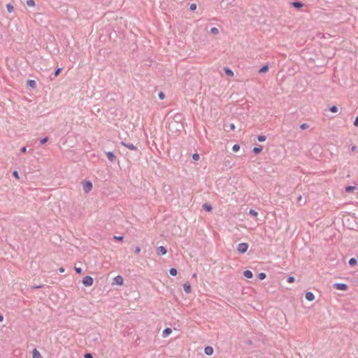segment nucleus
<instances>
[{"label":"nucleus","mask_w":358,"mask_h":358,"mask_svg":"<svg viewBox=\"0 0 358 358\" xmlns=\"http://www.w3.org/2000/svg\"><path fill=\"white\" fill-rule=\"evenodd\" d=\"M83 191L85 193L90 192L92 189V183L90 181H83L82 182Z\"/></svg>","instance_id":"f257e3e1"},{"label":"nucleus","mask_w":358,"mask_h":358,"mask_svg":"<svg viewBox=\"0 0 358 358\" xmlns=\"http://www.w3.org/2000/svg\"><path fill=\"white\" fill-rule=\"evenodd\" d=\"M82 282L85 287H90L93 285L94 280L91 276H85L83 278Z\"/></svg>","instance_id":"f03ea898"},{"label":"nucleus","mask_w":358,"mask_h":358,"mask_svg":"<svg viewBox=\"0 0 358 358\" xmlns=\"http://www.w3.org/2000/svg\"><path fill=\"white\" fill-rule=\"evenodd\" d=\"M248 249V244L246 243H239L237 246V250L240 253H245Z\"/></svg>","instance_id":"7ed1b4c3"},{"label":"nucleus","mask_w":358,"mask_h":358,"mask_svg":"<svg viewBox=\"0 0 358 358\" xmlns=\"http://www.w3.org/2000/svg\"><path fill=\"white\" fill-rule=\"evenodd\" d=\"M124 283V279L120 275H117L113 278V285H122Z\"/></svg>","instance_id":"20e7f679"},{"label":"nucleus","mask_w":358,"mask_h":358,"mask_svg":"<svg viewBox=\"0 0 358 358\" xmlns=\"http://www.w3.org/2000/svg\"><path fill=\"white\" fill-rule=\"evenodd\" d=\"M334 287L338 290H347L348 285L344 283H336L334 285Z\"/></svg>","instance_id":"39448f33"},{"label":"nucleus","mask_w":358,"mask_h":358,"mask_svg":"<svg viewBox=\"0 0 358 358\" xmlns=\"http://www.w3.org/2000/svg\"><path fill=\"white\" fill-rule=\"evenodd\" d=\"M182 287H183L184 291L186 293L189 294V293L192 292V287H191V285L189 282H185L183 284Z\"/></svg>","instance_id":"423d86ee"},{"label":"nucleus","mask_w":358,"mask_h":358,"mask_svg":"<svg viewBox=\"0 0 358 358\" xmlns=\"http://www.w3.org/2000/svg\"><path fill=\"white\" fill-rule=\"evenodd\" d=\"M32 357L33 358H43L40 353V352L37 349H34L32 351Z\"/></svg>","instance_id":"0eeeda50"},{"label":"nucleus","mask_w":358,"mask_h":358,"mask_svg":"<svg viewBox=\"0 0 358 358\" xmlns=\"http://www.w3.org/2000/svg\"><path fill=\"white\" fill-rule=\"evenodd\" d=\"M166 252H167V250H166V249L164 246H159L157 248V253H158V255H166Z\"/></svg>","instance_id":"6e6552de"},{"label":"nucleus","mask_w":358,"mask_h":358,"mask_svg":"<svg viewBox=\"0 0 358 358\" xmlns=\"http://www.w3.org/2000/svg\"><path fill=\"white\" fill-rule=\"evenodd\" d=\"M306 299L309 301H313L315 299V295L312 292H306Z\"/></svg>","instance_id":"1a4fd4ad"},{"label":"nucleus","mask_w":358,"mask_h":358,"mask_svg":"<svg viewBox=\"0 0 358 358\" xmlns=\"http://www.w3.org/2000/svg\"><path fill=\"white\" fill-rule=\"evenodd\" d=\"M213 348L210 346H207L204 349V352L207 355H211L213 353Z\"/></svg>","instance_id":"9d476101"},{"label":"nucleus","mask_w":358,"mask_h":358,"mask_svg":"<svg viewBox=\"0 0 358 358\" xmlns=\"http://www.w3.org/2000/svg\"><path fill=\"white\" fill-rule=\"evenodd\" d=\"M243 275L246 278H248V279H250L253 277V274H252V271L250 270H246V271H243Z\"/></svg>","instance_id":"9b49d317"},{"label":"nucleus","mask_w":358,"mask_h":358,"mask_svg":"<svg viewBox=\"0 0 358 358\" xmlns=\"http://www.w3.org/2000/svg\"><path fill=\"white\" fill-rule=\"evenodd\" d=\"M172 332V329L171 328H166L162 332L163 337L166 338L169 335H170Z\"/></svg>","instance_id":"f8f14e48"},{"label":"nucleus","mask_w":358,"mask_h":358,"mask_svg":"<svg viewBox=\"0 0 358 358\" xmlns=\"http://www.w3.org/2000/svg\"><path fill=\"white\" fill-rule=\"evenodd\" d=\"M121 143L123 146H124L125 148H127L129 150H135L136 149V146L134 145L133 144H127L124 142H122Z\"/></svg>","instance_id":"ddd939ff"},{"label":"nucleus","mask_w":358,"mask_h":358,"mask_svg":"<svg viewBox=\"0 0 358 358\" xmlns=\"http://www.w3.org/2000/svg\"><path fill=\"white\" fill-rule=\"evenodd\" d=\"M224 71L225 73L230 77H233L234 75V72L229 68H224Z\"/></svg>","instance_id":"4468645a"},{"label":"nucleus","mask_w":358,"mask_h":358,"mask_svg":"<svg viewBox=\"0 0 358 358\" xmlns=\"http://www.w3.org/2000/svg\"><path fill=\"white\" fill-rule=\"evenodd\" d=\"M268 71V65H264L259 70V73H266Z\"/></svg>","instance_id":"2eb2a0df"},{"label":"nucleus","mask_w":358,"mask_h":358,"mask_svg":"<svg viewBox=\"0 0 358 358\" xmlns=\"http://www.w3.org/2000/svg\"><path fill=\"white\" fill-rule=\"evenodd\" d=\"M107 157L110 161H113L115 159V155L112 152H108L106 153Z\"/></svg>","instance_id":"dca6fc26"},{"label":"nucleus","mask_w":358,"mask_h":358,"mask_svg":"<svg viewBox=\"0 0 358 358\" xmlns=\"http://www.w3.org/2000/svg\"><path fill=\"white\" fill-rule=\"evenodd\" d=\"M27 83H28L29 86L32 87V88H34L36 86V82L34 80H28Z\"/></svg>","instance_id":"f3484780"},{"label":"nucleus","mask_w":358,"mask_h":358,"mask_svg":"<svg viewBox=\"0 0 358 358\" xmlns=\"http://www.w3.org/2000/svg\"><path fill=\"white\" fill-rule=\"evenodd\" d=\"M292 6L297 8H301L303 6L302 3L299 1L293 2Z\"/></svg>","instance_id":"a211bd4d"},{"label":"nucleus","mask_w":358,"mask_h":358,"mask_svg":"<svg viewBox=\"0 0 358 358\" xmlns=\"http://www.w3.org/2000/svg\"><path fill=\"white\" fill-rule=\"evenodd\" d=\"M203 208L205 209L206 210L208 211V212H210L212 210V207L207 204V203H204L203 205Z\"/></svg>","instance_id":"6ab92c4d"},{"label":"nucleus","mask_w":358,"mask_h":358,"mask_svg":"<svg viewBox=\"0 0 358 358\" xmlns=\"http://www.w3.org/2000/svg\"><path fill=\"white\" fill-rule=\"evenodd\" d=\"M210 32H211V34H213V35H217V34H219V30H218V29H217V28H216V27H212V28L210 29Z\"/></svg>","instance_id":"aec40b11"},{"label":"nucleus","mask_w":358,"mask_h":358,"mask_svg":"<svg viewBox=\"0 0 358 358\" xmlns=\"http://www.w3.org/2000/svg\"><path fill=\"white\" fill-rule=\"evenodd\" d=\"M27 5L29 7L35 6V2L34 0H27Z\"/></svg>","instance_id":"412c9836"},{"label":"nucleus","mask_w":358,"mask_h":358,"mask_svg":"<svg viewBox=\"0 0 358 358\" xmlns=\"http://www.w3.org/2000/svg\"><path fill=\"white\" fill-rule=\"evenodd\" d=\"M169 273H170V274H171V275H173V276H176V275H177V273H178V271H177V270H176V268H171V269L169 270Z\"/></svg>","instance_id":"4be33fe9"},{"label":"nucleus","mask_w":358,"mask_h":358,"mask_svg":"<svg viewBox=\"0 0 358 358\" xmlns=\"http://www.w3.org/2000/svg\"><path fill=\"white\" fill-rule=\"evenodd\" d=\"M262 150V147H255L253 148V152L255 153V154H258L259 152H261Z\"/></svg>","instance_id":"5701e85b"},{"label":"nucleus","mask_w":358,"mask_h":358,"mask_svg":"<svg viewBox=\"0 0 358 358\" xmlns=\"http://www.w3.org/2000/svg\"><path fill=\"white\" fill-rule=\"evenodd\" d=\"M6 8L8 13H12L14 9L13 6L10 3L6 5Z\"/></svg>","instance_id":"b1692460"},{"label":"nucleus","mask_w":358,"mask_h":358,"mask_svg":"<svg viewBox=\"0 0 358 358\" xmlns=\"http://www.w3.org/2000/svg\"><path fill=\"white\" fill-rule=\"evenodd\" d=\"M329 110L331 113H334L338 112V108L336 106H333L330 107Z\"/></svg>","instance_id":"393cba45"},{"label":"nucleus","mask_w":358,"mask_h":358,"mask_svg":"<svg viewBox=\"0 0 358 358\" xmlns=\"http://www.w3.org/2000/svg\"><path fill=\"white\" fill-rule=\"evenodd\" d=\"M250 215L257 217L258 215V213L252 209H250L249 211Z\"/></svg>","instance_id":"a878e982"},{"label":"nucleus","mask_w":358,"mask_h":358,"mask_svg":"<svg viewBox=\"0 0 358 358\" xmlns=\"http://www.w3.org/2000/svg\"><path fill=\"white\" fill-rule=\"evenodd\" d=\"M239 149H240V146L238 144H235L232 147V150L234 152H237L239 150Z\"/></svg>","instance_id":"bb28decb"},{"label":"nucleus","mask_w":358,"mask_h":358,"mask_svg":"<svg viewBox=\"0 0 358 358\" xmlns=\"http://www.w3.org/2000/svg\"><path fill=\"white\" fill-rule=\"evenodd\" d=\"M192 159L194 160V161H198L199 159H200V156L199 154L197 153H194L192 155Z\"/></svg>","instance_id":"cd10ccee"},{"label":"nucleus","mask_w":358,"mask_h":358,"mask_svg":"<svg viewBox=\"0 0 358 358\" xmlns=\"http://www.w3.org/2000/svg\"><path fill=\"white\" fill-rule=\"evenodd\" d=\"M349 264L352 266H354L357 264V260L355 258H351L349 261Z\"/></svg>","instance_id":"c85d7f7f"},{"label":"nucleus","mask_w":358,"mask_h":358,"mask_svg":"<svg viewBox=\"0 0 358 358\" xmlns=\"http://www.w3.org/2000/svg\"><path fill=\"white\" fill-rule=\"evenodd\" d=\"M258 278L260 279V280H264L266 278V274L264 273H260L259 275H258Z\"/></svg>","instance_id":"c756f323"},{"label":"nucleus","mask_w":358,"mask_h":358,"mask_svg":"<svg viewBox=\"0 0 358 358\" xmlns=\"http://www.w3.org/2000/svg\"><path fill=\"white\" fill-rule=\"evenodd\" d=\"M257 139L259 141L263 142L266 141V137L264 136H259Z\"/></svg>","instance_id":"7c9ffc66"},{"label":"nucleus","mask_w":358,"mask_h":358,"mask_svg":"<svg viewBox=\"0 0 358 358\" xmlns=\"http://www.w3.org/2000/svg\"><path fill=\"white\" fill-rule=\"evenodd\" d=\"M294 280H295V279H294V278L293 276H289L287 278V282L289 283H293L294 282Z\"/></svg>","instance_id":"2f4dec72"},{"label":"nucleus","mask_w":358,"mask_h":358,"mask_svg":"<svg viewBox=\"0 0 358 358\" xmlns=\"http://www.w3.org/2000/svg\"><path fill=\"white\" fill-rule=\"evenodd\" d=\"M189 8L191 10H195L196 9V3H192L189 6Z\"/></svg>","instance_id":"473e14b6"},{"label":"nucleus","mask_w":358,"mask_h":358,"mask_svg":"<svg viewBox=\"0 0 358 358\" xmlns=\"http://www.w3.org/2000/svg\"><path fill=\"white\" fill-rule=\"evenodd\" d=\"M355 189V187L352 186H348L346 187L345 191L346 192H350Z\"/></svg>","instance_id":"72a5a7b5"},{"label":"nucleus","mask_w":358,"mask_h":358,"mask_svg":"<svg viewBox=\"0 0 358 358\" xmlns=\"http://www.w3.org/2000/svg\"><path fill=\"white\" fill-rule=\"evenodd\" d=\"M113 238H114L115 240H117V241H122V240H123V237H122V236H115L113 237Z\"/></svg>","instance_id":"f704fd0d"},{"label":"nucleus","mask_w":358,"mask_h":358,"mask_svg":"<svg viewBox=\"0 0 358 358\" xmlns=\"http://www.w3.org/2000/svg\"><path fill=\"white\" fill-rule=\"evenodd\" d=\"M60 72H61V69L60 68L57 69L55 72V76H57Z\"/></svg>","instance_id":"c9c22d12"},{"label":"nucleus","mask_w":358,"mask_h":358,"mask_svg":"<svg viewBox=\"0 0 358 358\" xmlns=\"http://www.w3.org/2000/svg\"><path fill=\"white\" fill-rule=\"evenodd\" d=\"M47 141H48V138H47V137H45V138H42V139L41 140V144H44V143H45Z\"/></svg>","instance_id":"e433bc0d"},{"label":"nucleus","mask_w":358,"mask_h":358,"mask_svg":"<svg viewBox=\"0 0 358 358\" xmlns=\"http://www.w3.org/2000/svg\"><path fill=\"white\" fill-rule=\"evenodd\" d=\"M75 271L78 273H80L82 272V268H80V267H75Z\"/></svg>","instance_id":"4c0bfd02"},{"label":"nucleus","mask_w":358,"mask_h":358,"mask_svg":"<svg viewBox=\"0 0 358 358\" xmlns=\"http://www.w3.org/2000/svg\"><path fill=\"white\" fill-rule=\"evenodd\" d=\"M84 357L85 358H93V356L90 353H86Z\"/></svg>","instance_id":"58836bf2"},{"label":"nucleus","mask_w":358,"mask_h":358,"mask_svg":"<svg viewBox=\"0 0 358 358\" xmlns=\"http://www.w3.org/2000/svg\"><path fill=\"white\" fill-rule=\"evenodd\" d=\"M164 97H165V96H164V94L163 92H160V93L159 94V98L160 99H164Z\"/></svg>","instance_id":"ea45409f"},{"label":"nucleus","mask_w":358,"mask_h":358,"mask_svg":"<svg viewBox=\"0 0 358 358\" xmlns=\"http://www.w3.org/2000/svg\"><path fill=\"white\" fill-rule=\"evenodd\" d=\"M13 175L14 176L15 178H16L17 179L19 178V175H18V173L17 171H15L13 173Z\"/></svg>","instance_id":"a19ab883"},{"label":"nucleus","mask_w":358,"mask_h":358,"mask_svg":"<svg viewBox=\"0 0 358 358\" xmlns=\"http://www.w3.org/2000/svg\"><path fill=\"white\" fill-rule=\"evenodd\" d=\"M140 252H141V248L139 247H136L135 249V253L136 255H138V254H139Z\"/></svg>","instance_id":"79ce46f5"},{"label":"nucleus","mask_w":358,"mask_h":358,"mask_svg":"<svg viewBox=\"0 0 358 358\" xmlns=\"http://www.w3.org/2000/svg\"><path fill=\"white\" fill-rule=\"evenodd\" d=\"M229 128L231 130H234L236 129V127H235L234 124L231 123L229 125Z\"/></svg>","instance_id":"37998d69"},{"label":"nucleus","mask_w":358,"mask_h":358,"mask_svg":"<svg viewBox=\"0 0 358 358\" xmlns=\"http://www.w3.org/2000/svg\"><path fill=\"white\" fill-rule=\"evenodd\" d=\"M354 124H355V126L358 127V116L356 117V119L354 122Z\"/></svg>","instance_id":"c03bdc74"},{"label":"nucleus","mask_w":358,"mask_h":358,"mask_svg":"<svg viewBox=\"0 0 358 358\" xmlns=\"http://www.w3.org/2000/svg\"><path fill=\"white\" fill-rule=\"evenodd\" d=\"M21 152L22 153H25L27 152V148L26 147H23L21 148Z\"/></svg>","instance_id":"a18cd8bd"},{"label":"nucleus","mask_w":358,"mask_h":358,"mask_svg":"<svg viewBox=\"0 0 358 358\" xmlns=\"http://www.w3.org/2000/svg\"><path fill=\"white\" fill-rule=\"evenodd\" d=\"M59 271L60 273H64L65 271V269H64V268L61 267V268H59Z\"/></svg>","instance_id":"49530a36"},{"label":"nucleus","mask_w":358,"mask_h":358,"mask_svg":"<svg viewBox=\"0 0 358 358\" xmlns=\"http://www.w3.org/2000/svg\"><path fill=\"white\" fill-rule=\"evenodd\" d=\"M3 320V315H0V322H2Z\"/></svg>","instance_id":"de8ad7c7"},{"label":"nucleus","mask_w":358,"mask_h":358,"mask_svg":"<svg viewBox=\"0 0 358 358\" xmlns=\"http://www.w3.org/2000/svg\"><path fill=\"white\" fill-rule=\"evenodd\" d=\"M355 150H356V147H355V146H353V147L352 148V152H355Z\"/></svg>","instance_id":"09e8293b"},{"label":"nucleus","mask_w":358,"mask_h":358,"mask_svg":"<svg viewBox=\"0 0 358 358\" xmlns=\"http://www.w3.org/2000/svg\"><path fill=\"white\" fill-rule=\"evenodd\" d=\"M302 199V196L300 195L299 197H298V201H301Z\"/></svg>","instance_id":"8fccbe9b"},{"label":"nucleus","mask_w":358,"mask_h":358,"mask_svg":"<svg viewBox=\"0 0 358 358\" xmlns=\"http://www.w3.org/2000/svg\"><path fill=\"white\" fill-rule=\"evenodd\" d=\"M301 128H302V129H305V128H306V124H302V125H301Z\"/></svg>","instance_id":"3c124183"},{"label":"nucleus","mask_w":358,"mask_h":358,"mask_svg":"<svg viewBox=\"0 0 358 358\" xmlns=\"http://www.w3.org/2000/svg\"><path fill=\"white\" fill-rule=\"evenodd\" d=\"M192 276H193V278H195V277H196V274H195V273H194V274H193V275H192Z\"/></svg>","instance_id":"603ef678"}]
</instances>
